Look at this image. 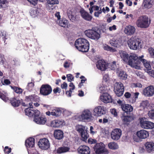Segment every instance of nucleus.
<instances>
[{
    "label": "nucleus",
    "mask_w": 154,
    "mask_h": 154,
    "mask_svg": "<svg viewBox=\"0 0 154 154\" xmlns=\"http://www.w3.org/2000/svg\"><path fill=\"white\" fill-rule=\"evenodd\" d=\"M144 57L143 55L138 57L137 56L133 57V58H134L135 63L132 64V63L131 64L133 66V67L136 69H140V65L142 63L144 67L146 68L147 71L150 70H151L152 68L150 65V62L146 60L143 59Z\"/></svg>",
    "instance_id": "f257e3e1"
},
{
    "label": "nucleus",
    "mask_w": 154,
    "mask_h": 154,
    "mask_svg": "<svg viewBox=\"0 0 154 154\" xmlns=\"http://www.w3.org/2000/svg\"><path fill=\"white\" fill-rule=\"evenodd\" d=\"M75 48L79 51L83 52L88 51L89 48V44L85 39L81 38L77 39L75 43Z\"/></svg>",
    "instance_id": "f03ea898"
},
{
    "label": "nucleus",
    "mask_w": 154,
    "mask_h": 154,
    "mask_svg": "<svg viewBox=\"0 0 154 154\" xmlns=\"http://www.w3.org/2000/svg\"><path fill=\"white\" fill-rule=\"evenodd\" d=\"M141 40L138 38L132 37L128 41V44L130 49L137 50L141 47Z\"/></svg>",
    "instance_id": "7ed1b4c3"
},
{
    "label": "nucleus",
    "mask_w": 154,
    "mask_h": 154,
    "mask_svg": "<svg viewBox=\"0 0 154 154\" xmlns=\"http://www.w3.org/2000/svg\"><path fill=\"white\" fill-rule=\"evenodd\" d=\"M119 53L123 60L125 62H127L129 65L133 67V66L131 64L132 63L134 64L135 63V61L134 58H133V57L137 56V55L135 54H133L129 56L126 51H120Z\"/></svg>",
    "instance_id": "20e7f679"
},
{
    "label": "nucleus",
    "mask_w": 154,
    "mask_h": 154,
    "mask_svg": "<svg viewBox=\"0 0 154 154\" xmlns=\"http://www.w3.org/2000/svg\"><path fill=\"white\" fill-rule=\"evenodd\" d=\"M136 24L138 27L146 28L150 24L148 22V18L145 15L140 17L136 22Z\"/></svg>",
    "instance_id": "39448f33"
},
{
    "label": "nucleus",
    "mask_w": 154,
    "mask_h": 154,
    "mask_svg": "<svg viewBox=\"0 0 154 154\" xmlns=\"http://www.w3.org/2000/svg\"><path fill=\"white\" fill-rule=\"evenodd\" d=\"M76 129L80 134L82 140L85 141L89 137L87 131L85 130V127L82 125H78L76 126Z\"/></svg>",
    "instance_id": "423d86ee"
},
{
    "label": "nucleus",
    "mask_w": 154,
    "mask_h": 154,
    "mask_svg": "<svg viewBox=\"0 0 154 154\" xmlns=\"http://www.w3.org/2000/svg\"><path fill=\"white\" fill-rule=\"evenodd\" d=\"M94 150L96 154H101L105 153L108 154L109 152L106 149L104 144L102 143H97L94 147Z\"/></svg>",
    "instance_id": "0eeeda50"
},
{
    "label": "nucleus",
    "mask_w": 154,
    "mask_h": 154,
    "mask_svg": "<svg viewBox=\"0 0 154 154\" xmlns=\"http://www.w3.org/2000/svg\"><path fill=\"white\" fill-rule=\"evenodd\" d=\"M29 105L30 107L25 109V112L26 115L30 117H31L33 116L34 117L36 115L40 114V111L37 110L33 108L32 102H29Z\"/></svg>",
    "instance_id": "6e6552de"
},
{
    "label": "nucleus",
    "mask_w": 154,
    "mask_h": 154,
    "mask_svg": "<svg viewBox=\"0 0 154 154\" xmlns=\"http://www.w3.org/2000/svg\"><path fill=\"white\" fill-rule=\"evenodd\" d=\"M114 91L118 97L122 96L124 91L123 84L121 82H116L114 85Z\"/></svg>",
    "instance_id": "1a4fd4ad"
},
{
    "label": "nucleus",
    "mask_w": 154,
    "mask_h": 154,
    "mask_svg": "<svg viewBox=\"0 0 154 154\" xmlns=\"http://www.w3.org/2000/svg\"><path fill=\"white\" fill-rule=\"evenodd\" d=\"M51 87L49 84H43L40 88V94L43 96H48L50 94L52 91Z\"/></svg>",
    "instance_id": "9d476101"
},
{
    "label": "nucleus",
    "mask_w": 154,
    "mask_h": 154,
    "mask_svg": "<svg viewBox=\"0 0 154 154\" xmlns=\"http://www.w3.org/2000/svg\"><path fill=\"white\" fill-rule=\"evenodd\" d=\"M85 33L88 37L92 39L98 40L100 37V34L94 29L86 30Z\"/></svg>",
    "instance_id": "9b49d317"
},
{
    "label": "nucleus",
    "mask_w": 154,
    "mask_h": 154,
    "mask_svg": "<svg viewBox=\"0 0 154 154\" xmlns=\"http://www.w3.org/2000/svg\"><path fill=\"white\" fill-rule=\"evenodd\" d=\"M107 112L106 107L101 106L96 107L93 110V115L96 116H100L105 114Z\"/></svg>",
    "instance_id": "f8f14e48"
},
{
    "label": "nucleus",
    "mask_w": 154,
    "mask_h": 154,
    "mask_svg": "<svg viewBox=\"0 0 154 154\" xmlns=\"http://www.w3.org/2000/svg\"><path fill=\"white\" fill-rule=\"evenodd\" d=\"M140 126L145 129H151L154 127V123L145 120L143 118L140 119Z\"/></svg>",
    "instance_id": "ddd939ff"
},
{
    "label": "nucleus",
    "mask_w": 154,
    "mask_h": 154,
    "mask_svg": "<svg viewBox=\"0 0 154 154\" xmlns=\"http://www.w3.org/2000/svg\"><path fill=\"white\" fill-rule=\"evenodd\" d=\"M67 111L61 108L56 107L52 110L51 112V115L55 117H59L62 114L64 116Z\"/></svg>",
    "instance_id": "4468645a"
},
{
    "label": "nucleus",
    "mask_w": 154,
    "mask_h": 154,
    "mask_svg": "<svg viewBox=\"0 0 154 154\" xmlns=\"http://www.w3.org/2000/svg\"><path fill=\"white\" fill-rule=\"evenodd\" d=\"M39 147L43 149H47L50 147L49 142L48 140L45 138L40 139L38 143Z\"/></svg>",
    "instance_id": "2eb2a0df"
},
{
    "label": "nucleus",
    "mask_w": 154,
    "mask_h": 154,
    "mask_svg": "<svg viewBox=\"0 0 154 154\" xmlns=\"http://www.w3.org/2000/svg\"><path fill=\"white\" fill-rule=\"evenodd\" d=\"M122 134V131L120 129H114L111 133V138L114 140H117L120 138Z\"/></svg>",
    "instance_id": "dca6fc26"
},
{
    "label": "nucleus",
    "mask_w": 154,
    "mask_h": 154,
    "mask_svg": "<svg viewBox=\"0 0 154 154\" xmlns=\"http://www.w3.org/2000/svg\"><path fill=\"white\" fill-rule=\"evenodd\" d=\"M143 94L147 97H151L154 94V86L150 85L145 88L143 90Z\"/></svg>",
    "instance_id": "f3484780"
},
{
    "label": "nucleus",
    "mask_w": 154,
    "mask_h": 154,
    "mask_svg": "<svg viewBox=\"0 0 154 154\" xmlns=\"http://www.w3.org/2000/svg\"><path fill=\"white\" fill-rule=\"evenodd\" d=\"M91 117V112L88 110H85L83 111L82 114L80 116L79 118L81 121L88 120Z\"/></svg>",
    "instance_id": "a211bd4d"
},
{
    "label": "nucleus",
    "mask_w": 154,
    "mask_h": 154,
    "mask_svg": "<svg viewBox=\"0 0 154 154\" xmlns=\"http://www.w3.org/2000/svg\"><path fill=\"white\" fill-rule=\"evenodd\" d=\"M34 121L37 124L44 125L46 123L47 119L46 118L40 116V114L34 116Z\"/></svg>",
    "instance_id": "6ab92c4d"
},
{
    "label": "nucleus",
    "mask_w": 154,
    "mask_h": 154,
    "mask_svg": "<svg viewBox=\"0 0 154 154\" xmlns=\"http://www.w3.org/2000/svg\"><path fill=\"white\" fill-rule=\"evenodd\" d=\"M149 132L145 130H141L138 131L136 133L137 137L140 139H145L149 136Z\"/></svg>",
    "instance_id": "aec40b11"
},
{
    "label": "nucleus",
    "mask_w": 154,
    "mask_h": 154,
    "mask_svg": "<svg viewBox=\"0 0 154 154\" xmlns=\"http://www.w3.org/2000/svg\"><path fill=\"white\" fill-rule=\"evenodd\" d=\"M78 152L80 154H90V149L89 147L85 145H81L78 149Z\"/></svg>",
    "instance_id": "412c9836"
},
{
    "label": "nucleus",
    "mask_w": 154,
    "mask_h": 154,
    "mask_svg": "<svg viewBox=\"0 0 154 154\" xmlns=\"http://www.w3.org/2000/svg\"><path fill=\"white\" fill-rule=\"evenodd\" d=\"M80 13L82 18L84 20L91 21L92 18V17L84 9H81L80 10Z\"/></svg>",
    "instance_id": "4be33fe9"
},
{
    "label": "nucleus",
    "mask_w": 154,
    "mask_h": 154,
    "mask_svg": "<svg viewBox=\"0 0 154 154\" xmlns=\"http://www.w3.org/2000/svg\"><path fill=\"white\" fill-rule=\"evenodd\" d=\"M57 22L59 25L61 27L65 28H69L70 27L69 21L64 18H62Z\"/></svg>",
    "instance_id": "5701e85b"
},
{
    "label": "nucleus",
    "mask_w": 154,
    "mask_h": 154,
    "mask_svg": "<svg viewBox=\"0 0 154 154\" xmlns=\"http://www.w3.org/2000/svg\"><path fill=\"white\" fill-rule=\"evenodd\" d=\"M100 99L105 103H108L112 101L111 96L108 93L104 94L101 96Z\"/></svg>",
    "instance_id": "b1692460"
},
{
    "label": "nucleus",
    "mask_w": 154,
    "mask_h": 154,
    "mask_svg": "<svg viewBox=\"0 0 154 154\" xmlns=\"http://www.w3.org/2000/svg\"><path fill=\"white\" fill-rule=\"evenodd\" d=\"M122 109L124 111L123 113L130 115L131 114V112L133 110V107L130 105L125 104L124 105L122 106Z\"/></svg>",
    "instance_id": "393cba45"
},
{
    "label": "nucleus",
    "mask_w": 154,
    "mask_h": 154,
    "mask_svg": "<svg viewBox=\"0 0 154 154\" xmlns=\"http://www.w3.org/2000/svg\"><path fill=\"white\" fill-rule=\"evenodd\" d=\"M64 121L62 120L55 119L52 121L51 124V126L54 128H59L63 126Z\"/></svg>",
    "instance_id": "a878e982"
},
{
    "label": "nucleus",
    "mask_w": 154,
    "mask_h": 154,
    "mask_svg": "<svg viewBox=\"0 0 154 154\" xmlns=\"http://www.w3.org/2000/svg\"><path fill=\"white\" fill-rule=\"evenodd\" d=\"M122 118L123 123L126 125H128L133 120V118L131 116V114L126 115L125 113L122 114Z\"/></svg>",
    "instance_id": "bb28decb"
},
{
    "label": "nucleus",
    "mask_w": 154,
    "mask_h": 154,
    "mask_svg": "<svg viewBox=\"0 0 154 154\" xmlns=\"http://www.w3.org/2000/svg\"><path fill=\"white\" fill-rule=\"evenodd\" d=\"M97 68L101 71H104L106 69V62L103 60H98L96 63Z\"/></svg>",
    "instance_id": "cd10ccee"
},
{
    "label": "nucleus",
    "mask_w": 154,
    "mask_h": 154,
    "mask_svg": "<svg viewBox=\"0 0 154 154\" xmlns=\"http://www.w3.org/2000/svg\"><path fill=\"white\" fill-rule=\"evenodd\" d=\"M145 149L147 152L150 153L154 152V143L152 142H146L145 144Z\"/></svg>",
    "instance_id": "c85d7f7f"
},
{
    "label": "nucleus",
    "mask_w": 154,
    "mask_h": 154,
    "mask_svg": "<svg viewBox=\"0 0 154 154\" xmlns=\"http://www.w3.org/2000/svg\"><path fill=\"white\" fill-rule=\"evenodd\" d=\"M39 100V97L35 94H32L28 96H26L25 97V101L30 102L32 101L36 102Z\"/></svg>",
    "instance_id": "c756f323"
},
{
    "label": "nucleus",
    "mask_w": 154,
    "mask_h": 154,
    "mask_svg": "<svg viewBox=\"0 0 154 154\" xmlns=\"http://www.w3.org/2000/svg\"><path fill=\"white\" fill-rule=\"evenodd\" d=\"M54 136L56 139L58 140H61L63 137V132L61 130H55L54 132Z\"/></svg>",
    "instance_id": "7c9ffc66"
},
{
    "label": "nucleus",
    "mask_w": 154,
    "mask_h": 154,
    "mask_svg": "<svg viewBox=\"0 0 154 154\" xmlns=\"http://www.w3.org/2000/svg\"><path fill=\"white\" fill-rule=\"evenodd\" d=\"M35 144V139L32 137H29L26 140L25 145L27 148H31Z\"/></svg>",
    "instance_id": "2f4dec72"
},
{
    "label": "nucleus",
    "mask_w": 154,
    "mask_h": 154,
    "mask_svg": "<svg viewBox=\"0 0 154 154\" xmlns=\"http://www.w3.org/2000/svg\"><path fill=\"white\" fill-rule=\"evenodd\" d=\"M48 3V8L50 10H52L54 8V7L53 5L58 4L59 3L58 0H47Z\"/></svg>",
    "instance_id": "473e14b6"
},
{
    "label": "nucleus",
    "mask_w": 154,
    "mask_h": 154,
    "mask_svg": "<svg viewBox=\"0 0 154 154\" xmlns=\"http://www.w3.org/2000/svg\"><path fill=\"white\" fill-rule=\"evenodd\" d=\"M135 31L134 27L131 26H128L125 28V33L128 35L133 34Z\"/></svg>",
    "instance_id": "72a5a7b5"
},
{
    "label": "nucleus",
    "mask_w": 154,
    "mask_h": 154,
    "mask_svg": "<svg viewBox=\"0 0 154 154\" xmlns=\"http://www.w3.org/2000/svg\"><path fill=\"white\" fill-rule=\"evenodd\" d=\"M67 14L69 19L72 22H74L75 19V13L69 10L67 11Z\"/></svg>",
    "instance_id": "f704fd0d"
},
{
    "label": "nucleus",
    "mask_w": 154,
    "mask_h": 154,
    "mask_svg": "<svg viewBox=\"0 0 154 154\" xmlns=\"http://www.w3.org/2000/svg\"><path fill=\"white\" fill-rule=\"evenodd\" d=\"M11 104L14 107H18L20 104V100H17L15 97L12 98L10 100Z\"/></svg>",
    "instance_id": "c9c22d12"
},
{
    "label": "nucleus",
    "mask_w": 154,
    "mask_h": 154,
    "mask_svg": "<svg viewBox=\"0 0 154 154\" xmlns=\"http://www.w3.org/2000/svg\"><path fill=\"white\" fill-rule=\"evenodd\" d=\"M108 146L109 149L112 150L117 149L119 148L117 143L114 142L109 143L108 144Z\"/></svg>",
    "instance_id": "e433bc0d"
},
{
    "label": "nucleus",
    "mask_w": 154,
    "mask_h": 154,
    "mask_svg": "<svg viewBox=\"0 0 154 154\" xmlns=\"http://www.w3.org/2000/svg\"><path fill=\"white\" fill-rule=\"evenodd\" d=\"M119 76L120 79L122 80L126 79L127 77V75L126 73L122 70H119L118 72Z\"/></svg>",
    "instance_id": "4c0bfd02"
},
{
    "label": "nucleus",
    "mask_w": 154,
    "mask_h": 154,
    "mask_svg": "<svg viewBox=\"0 0 154 154\" xmlns=\"http://www.w3.org/2000/svg\"><path fill=\"white\" fill-rule=\"evenodd\" d=\"M11 87L12 89L16 93L19 94H21L23 92V90L20 87H18L16 86H11Z\"/></svg>",
    "instance_id": "58836bf2"
},
{
    "label": "nucleus",
    "mask_w": 154,
    "mask_h": 154,
    "mask_svg": "<svg viewBox=\"0 0 154 154\" xmlns=\"http://www.w3.org/2000/svg\"><path fill=\"white\" fill-rule=\"evenodd\" d=\"M30 13L31 16L32 17H35L38 15L39 12L38 11L37 9L34 8L31 9Z\"/></svg>",
    "instance_id": "ea45409f"
},
{
    "label": "nucleus",
    "mask_w": 154,
    "mask_h": 154,
    "mask_svg": "<svg viewBox=\"0 0 154 154\" xmlns=\"http://www.w3.org/2000/svg\"><path fill=\"white\" fill-rule=\"evenodd\" d=\"M69 86L71 87H72V88H70L69 91H67L66 92V94L69 97H71V94L72 92V90L75 89V86L73 83L72 82H70L69 83Z\"/></svg>",
    "instance_id": "a19ab883"
},
{
    "label": "nucleus",
    "mask_w": 154,
    "mask_h": 154,
    "mask_svg": "<svg viewBox=\"0 0 154 154\" xmlns=\"http://www.w3.org/2000/svg\"><path fill=\"white\" fill-rule=\"evenodd\" d=\"M100 91V93H102L103 94L107 93L108 91L107 87L106 86H105L102 84L99 87Z\"/></svg>",
    "instance_id": "79ce46f5"
},
{
    "label": "nucleus",
    "mask_w": 154,
    "mask_h": 154,
    "mask_svg": "<svg viewBox=\"0 0 154 154\" xmlns=\"http://www.w3.org/2000/svg\"><path fill=\"white\" fill-rule=\"evenodd\" d=\"M111 45L116 47H118L120 46V42L118 40H112L110 41Z\"/></svg>",
    "instance_id": "37998d69"
},
{
    "label": "nucleus",
    "mask_w": 154,
    "mask_h": 154,
    "mask_svg": "<svg viewBox=\"0 0 154 154\" xmlns=\"http://www.w3.org/2000/svg\"><path fill=\"white\" fill-rule=\"evenodd\" d=\"M69 148L66 147H62L59 148L57 150V153H61L66 152L69 150Z\"/></svg>",
    "instance_id": "c03bdc74"
},
{
    "label": "nucleus",
    "mask_w": 154,
    "mask_h": 154,
    "mask_svg": "<svg viewBox=\"0 0 154 154\" xmlns=\"http://www.w3.org/2000/svg\"><path fill=\"white\" fill-rule=\"evenodd\" d=\"M142 5L145 8H149L151 7L150 1L147 0H143Z\"/></svg>",
    "instance_id": "a18cd8bd"
},
{
    "label": "nucleus",
    "mask_w": 154,
    "mask_h": 154,
    "mask_svg": "<svg viewBox=\"0 0 154 154\" xmlns=\"http://www.w3.org/2000/svg\"><path fill=\"white\" fill-rule=\"evenodd\" d=\"M148 116L150 119L154 120V109L149 111L148 113Z\"/></svg>",
    "instance_id": "49530a36"
},
{
    "label": "nucleus",
    "mask_w": 154,
    "mask_h": 154,
    "mask_svg": "<svg viewBox=\"0 0 154 154\" xmlns=\"http://www.w3.org/2000/svg\"><path fill=\"white\" fill-rule=\"evenodd\" d=\"M103 48L105 50L109 51L111 52H114L115 51V50L114 48L110 47L108 45H105L103 47Z\"/></svg>",
    "instance_id": "de8ad7c7"
},
{
    "label": "nucleus",
    "mask_w": 154,
    "mask_h": 154,
    "mask_svg": "<svg viewBox=\"0 0 154 154\" xmlns=\"http://www.w3.org/2000/svg\"><path fill=\"white\" fill-rule=\"evenodd\" d=\"M8 3V0H0V6L2 8H5Z\"/></svg>",
    "instance_id": "09e8293b"
},
{
    "label": "nucleus",
    "mask_w": 154,
    "mask_h": 154,
    "mask_svg": "<svg viewBox=\"0 0 154 154\" xmlns=\"http://www.w3.org/2000/svg\"><path fill=\"white\" fill-rule=\"evenodd\" d=\"M149 105L148 101L145 100L143 101L140 104V106L143 107V109L148 106Z\"/></svg>",
    "instance_id": "8fccbe9b"
},
{
    "label": "nucleus",
    "mask_w": 154,
    "mask_h": 154,
    "mask_svg": "<svg viewBox=\"0 0 154 154\" xmlns=\"http://www.w3.org/2000/svg\"><path fill=\"white\" fill-rule=\"evenodd\" d=\"M4 150L5 153L8 154L11 152V148H9L8 146H6L5 147Z\"/></svg>",
    "instance_id": "3c124183"
},
{
    "label": "nucleus",
    "mask_w": 154,
    "mask_h": 154,
    "mask_svg": "<svg viewBox=\"0 0 154 154\" xmlns=\"http://www.w3.org/2000/svg\"><path fill=\"white\" fill-rule=\"evenodd\" d=\"M66 77L68 81L69 82H71L72 81H73L74 80V76L71 74L67 75Z\"/></svg>",
    "instance_id": "603ef678"
},
{
    "label": "nucleus",
    "mask_w": 154,
    "mask_h": 154,
    "mask_svg": "<svg viewBox=\"0 0 154 154\" xmlns=\"http://www.w3.org/2000/svg\"><path fill=\"white\" fill-rule=\"evenodd\" d=\"M34 86V83L32 82H31L30 83H28L27 86V88L28 90H31L32 89Z\"/></svg>",
    "instance_id": "864d4df0"
},
{
    "label": "nucleus",
    "mask_w": 154,
    "mask_h": 154,
    "mask_svg": "<svg viewBox=\"0 0 154 154\" xmlns=\"http://www.w3.org/2000/svg\"><path fill=\"white\" fill-rule=\"evenodd\" d=\"M110 112L111 114L113 115L115 117H117L118 116L117 112L116 110L114 108L110 110Z\"/></svg>",
    "instance_id": "5fc2aeb1"
},
{
    "label": "nucleus",
    "mask_w": 154,
    "mask_h": 154,
    "mask_svg": "<svg viewBox=\"0 0 154 154\" xmlns=\"http://www.w3.org/2000/svg\"><path fill=\"white\" fill-rule=\"evenodd\" d=\"M30 4L35 6L38 3V0H27Z\"/></svg>",
    "instance_id": "6e6d98bb"
},
{
    "label": "nucleus",
    "mask_w": 154,
    "mask_h": 154,
    "mask_svg": "<svg viewBox=\"0 0 154 154\" xmlns=\"http://www.w3.org/2000/svg\"><path fill=\"white\" fill-rule=\"evenodd\" d=\"M149 53L151 57L154 58V49L152 48H150L149 49Z\"/></svg>",
    "instance_id": "4d7b16f0"
},
{
    "label": "nucleus",
    "mask_w": 154,
    "mask_h": 154,
    "mask_svg": "<svg viewBox=\"0 0 154 154\" xmlns=\"http://www.w3.org/2000/svg\"><path fill=\"white\" fill-rule=\"evenodd\" d=\"M94 4V3L93 2H90V7L89 8V10L90 11V14H91L93 12V8H94V6H93Z\"/></svg>",
    "instance_id": "13d9d810"
},
{
    "label": "nucleus",
    "mask_w": 154,
    "mask_h": 154,
    "mask_svg": "<svg viewBox=\"0 0 154 154\" xmlns=\"http://www.w3.org/2000/svg\"><path fill=\"white\" fill-rule=\"evenodd\" d=\"M53 91L54 93L55 94H56L57 93L60 94L61 91V90L59 87H57L53 89Z\"/></svg>",
    "instance_id": "bf43d9fd"
},
{
    "label": "nucleus",
    "mask_w": 154,
    "mask_h": 154,
    "mask_svg": "<svg viewBox=\"0 0 154 154\" xmlns=\"http://www.w3.org/2000/svg\"><path fill=\"white\" fill-rule=\"evenodd\" d=\"M88 142L89 143L92 144L96 143L97 141L96 140L93 139L91 138H89L88 139Z\"/></svg>",
    "instance_id": "052dcab7"
},
{
    "label": "nucleus",
    "mask_w": 154,
    "mask_h": 154,
    "mask_svg": "<svg viewBox=\"0 0 154 154\" xmlns=\"http://www.w3.org/2000/svg\"><path fill=\"white\" fill-rule=\"evenodd\" d=\"M111 69H112L114 70L116 69V62L115 61H113L111 64Z\"/></svg>",
    "instance_id": "680f3d73"
},
{
    "label": "nucleus",
    "mask_w": 154,
    "mask_h": 154,
    "mask_svg": "<svg viewBox=\"0 0 154 154\" xmlns=\"http://www.w3.org/2000/svg\"><path fill=\"white\" fill-rule=\"evenodd\" d=\"M147 72L151 77L154 78V71L153 70H150L147 71Z\"/></svg>",
    "instance_id": "e2e57ef3"
},
{
    "label": "nucleus",
    "mask_w": 154,
    "mask_h": 154,
    "mask_svg": "<svg viewBox=\"0 0 154 154\" xmlns=\"http://www.w3.org/2000/svg\"><path fill=\"white\" fill-rule=\"evenodd\" d=\"M0 98L4 101H6L7 99V97L2 93L0 94Z\"/></svg>",
    "instance_id": "0e129e2a"
},
{
    "label": "nucleus",
    "mask_w": 154,
    "mask_h": 154,
    "mask_svg": "<svg viewBox=\"0 0 154 154\" xmlns=\"http://www.w3.org/2000/svg\"><path fill=\"white\" fill-rule=\"evenodd\" d=\"M135 87L142 88V85L140 83H134L133 84Z\"/></svg>",
    "instance_id": "69168bd1"
},
{
    "label": "nucleus",
    "mask_w": 154,
    "mask_h": 154,
    "mask_svg": "<svg viewBox=\"0 0 154 154\" xmlns=\"http://www.w3.org/2000/svg\"><path fill=\"white\" fill-rule=\"evenodd\" d=\"M109 79L108 75H105L103 78V82H106Z\"/></svg>",
    "instance_id": "338daca9"
},
{
    "label": "nucleus",
    "mask_w": 154,
    "mask_h": 154,
    "mask_svg": "<svg viewBox=\"0 0 154 154\" xmlns=\"http://www.w3.org/2000/svg\"><path fill=\"white\" fill-rule=\"evenodd\" d=\"M70 64L69 63L67 62H66L63 64L64 67L65 68H69L70 67Z\"/></svg>",
    "instance_id": "774afa93"
}]
</instances>
